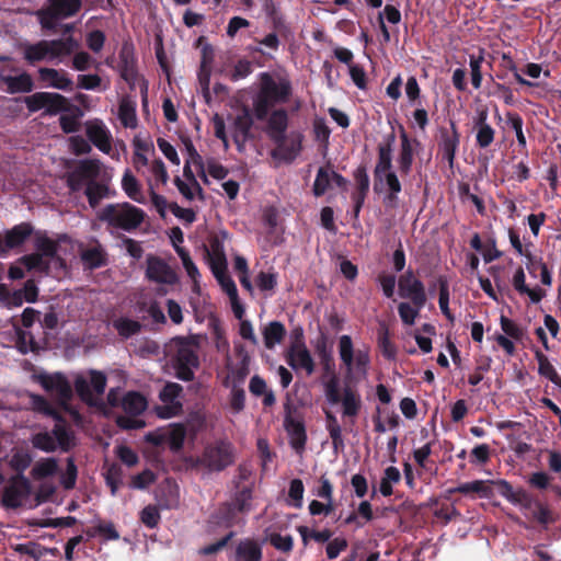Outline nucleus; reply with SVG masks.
I'll use <instances>...</instances> for the list:
<instances>
[{"label":"nucleus","instance_id":"nucleus-8","mask_svg":"<svg viewBox=\"0 0 561 561\" xmlns=\"http://www.w3.org/2000/svg\"><path fill=\"white\" fill-rule=\"evenodd\" d=\"M25 104L30 112L35 113L45 108L50 116L58 113L68 112L71 104L67 98L59 93L36 92L25 98Z\"/></svg>","mask_w":561,"mask_h":561},{"label":"nucleus","instance_id":"nucleus-52","mask_svg":"<svg viewBox=\"0 0 561 561\" xmlns=\"http://www.w3.org/2000/svg\"><path fill=\"white\" fill-rule=\"evenodd\" d=\"M19 262L23 264L27 271L38 270L43 273H48L49 271V262L43 257V254H38L37 252L23 255L20 257Z\"/></svg>","mask_w":561,"mask_h":561},{"label":"nucleus","instance_id":"nucleus-30","mask_svg":"<svg viewBox=\"0 0 561 561\" xmlns=\"http://www.w3.org/2000/svg\"><path fill=\"white\" fill-rule=\"evenodd\" d=\"M262 547L253 539L241 540L234 550L233 561H262Z\"/></svg>","mask_w":561,"mask_h":561},{"label":"nucleus","instance_id":"nucleus-43","mask_svg":"<svg viewBox=\"0 0 561 561\" xmlns=\"http://www.w3.org/2000/svg\"><path fill=\"white\" fill-rule=\"evenodd\" d=\"M84 195L88 198L89 205L95 208L99 206L101 199L110 196V188L106 184L93 180L87 185Z\"/></svg>","mask_w":561,"mask_h":561},{"label":"nucleus","instance_id":"nucleus-42","mask_svg":"<svg viewBox=\"0 0 561 561\" xmlns=\"http://www.w3.org/2000/svg\"><path fill=\"white\" fill-rule=\"evenodd\" d=\"M327 430L332 440V446L335 451L344 449V439L342 437L341 425L334 414L330 411H325Z\"/></svg>","mask_w":561,"mask_h":561},{"label":"nucleus","instance_id":"nucleus-3","mask_svg":"<svg viewBox=\"0 0 561 561\" xmlns=\"http://www.w3.org/2000/svg\"><path fill=\"white\" fill-rule=\"evenodd\" d=\"M82 7V0H46V5L37 10L36 16L43 30L53 31L58 20L75 16Z\"/></svg>","mask_w":561,"mask_h":561},{"label":"nucleus","instance_id":"nucleus-59","mask_svg":"<svg viewBox=\"0 0 561 561\" xmlns=\"http://www.w3.org/2000/svg\"><path fill=\"white\" fill-rule=\"evenodd\" d=\"M160 519V512L156 505H147L140 512V520L148 528L157 527Z\"/></svg>","mask_w":561,"mask_h":561},{"label":"nucleus","instance_id":"nucleus-15","mask_svg":"<svg viewBox=\"0 0 561 561\" xmlns=\"http://www.w3.org/2000/svg\"><path fill=\"white\" fill-rule=\"evenodd\" d=\"M460 144V134L454 121H450V127L439 128L438 151L443 160L447 161L449 167H454L456 153Z\"/></svg>","mask_w":561,"mask_h":561},{"label":"nucleus","instance_id":"nucleus-18","mask_svg":"<svg viewBox=\"0 0 561 561\" xmlns=\"http://www.w3.org/2000/svg\"><path fill=\"white\" fill-rule=\"evenodd\" d=\"M118 69L123 80L130 87L135 84L137 79V58L135 56V47L130 41H125L118 53Z\"/></svg>","mask_w":561,"mask_h":561},{"label":"nucleus","instance_id":"nucleus-21","mask_svg":"<svg viewBox=\"0 0 561 561\" xmlns=\"http://www.w3.org/2000/svg\"><path fill=\"white\" fill-rule=\"evenodd\" d=\"M266 133L273 142L286 140V130L288 128V114L284 108L274 110L266 117Z\"/></svg>","mask_w":561,"mask_h":561},{"label":"nucleus","instance_id":"nucleus-64","mask_svg":"<svg viewBox=\"0 0 561 561\" xmlns=\"http://www.w3.org/2000/svg\"><path fill=\"white\" fill-rule=\"evenodd\" d=\"M271 545L276 549L285 553H289L294 548V539L290 535H280L274 533L270 536Z\"/></svg>","mask_w":561,"mask_h":561},{"label":"nucleus","instance_id":"nucleus-51","mask_svg":"<svg viewBox=\"0 0 561 561\" xmlns=\"http://www.w3.org/2000/svg\"><path fill=\"white\" fill-rule=\"evenodd\" d=\"M339 354L347 370L351 371L354 366V347L350 335H342L339 339Z\"/></svg>","mask_w":561,"mask_h":561},{"label":"nucleus","instance_id":"nucleus-53","mask_svg":"<svg viewBox=\"0 0 561 561\" xmlns=\"http://www.w3.org/2000/svg\"><path fill=\"white\" fill-rule=\"evenodd\" d=\"M16 334V347L22 354H26L28 351H36L37 344L31 332H26L21 328H15Z\"/></svg>","mask_w":561,"mask_h":561},{"label":"nucleus","instance_id":"nucleus-25","mask_svg":"<svg viewBox=\"0 0 561 561\" xmlns=\"http://www.w3.org/2000/svg\"><path fill=\"white\" fill-rule=\"evenodd\" d=\"M512 285L518 295L527 296L533 304L540 302L547 295L546 290L539 286L531 288L526 284V275L522 266L515 271L512 278Z\"/></svg>","mask_w":561,"mask_h":561},{"label":"nucleus","instance_id":"nucleus-40","mask_svg":"<svg viewBox=\"0 0 561 561\" xmlns=\"http://www.w3.org/2000/svg\"><path fill=\"white\" fill-rule=\"evenodd\" d=\"M47 41L42 39L34 44H26L23 49V57L30 65L43 61L48 58Z\"/></svg>","mask_w":561,"mask_h":561},{"label":"nucleus","instance_id":"nucleus-22","mask_svg":"<svg viewBox=\"0 0 561 561\" xmlns=\"http://www.w3.org/2000/svg\"><path fill=\"white\" fill-rule=\"evenodd\" d=\"M287 364L293 369H305L308 375H311L314 371V362L306 344L289 346Z\"/></svg>","mask_w":561,"mask_h":561},{"label":"nucleus","instance_id":"nucleus-1","mask_svg":"<svg viewBox=\"0 0 561 561\" xmlns=\"http://www.w3.org/2000/svg\"><path fill=\"white\" fill-rule=\"evenodd\" d=\"M291 92V82L287 78L275 81L268 72H262L261 87L253 101L254 117L257 121H265L271 108L276 104L286 103Z\"/></svg>","mask_w":561,"mask_h":561},{"label":"nucleus","instance_id":"nucleus-44","mask_svg":"<svg viewBox=\"0 0 561 561\" xmlns=\"http://www.w3.org/2000/svg\"><path fill=\"white\" fill-rule=\"evenodd\" d=\"M377 343L383 357H386L387 359L396 358L397 347L391 342L389 329L385 323L380 324L378 329Z\"/></svg>","mask_w":561,"mask_h":561},{"label":"nucleus","instance_id":"nucleus-45","mask_svg":"<svg viewBox=\"0 0 561 561\" xmlns=\"http://www.w3.org/2000/svg\"><path fill=\"white\" fill-rule=\"evenodd\" d=\"M383 182L388 188L383 202L388 206H396L398 203V195L402 191L398 175L394 172H388L383 174Z\"/></svg>","mask_w":561,"mask_h":561},{"label":"nucleus","instance_id":"nucleus-54","mask_svg":"<svg viewBox=\"0 0 561 561\" xmlns=\"http://www.w3.org/2000/svg\"><path fill=\"white\" fill-rule=\"evenodd\" d=\"M422 308L423 307L414 306L412 302H400L398 306V313L403 324L413 325Z\"/></svg>","mask_w":561,"mask_h":561},{"label":"nucleus","instance_id":"nucleus-37","mask_svg":"<svg viewBox=\"0 0 561 561\" xmlns=\"http://www.w3.org/2000/svg\"><path fill=\"white\" fill-rule=\"evenodd\" d=\"M32 409L45 416L54 419L56 422L64 421V416L57 408H55L45 397L41 394H31Z\"/></svg>","mask_w":561,"mask_h":561},{"label":"nucleus","instance_id":"nucleus-20","mask_svg":"<svg viewBox=\"0 0 561 561\" xmlns=\"http://www.w3.org/2000/svg\"><path fill=\"white\" fill-rule=\"evenodd\" d=\"M34 233V226L24 221L4 231L2 237L5 254L13 249L22 247Z\"/></svg>","mask_w":561,"mask_h":561},{"label":"nucleus","instance_id":"nucleus-50","mask_svg":"<svg viewBox=\"0 0 561 561\" xmlns=\"http://www.w3.org/2000/svg\"><path fill=\"white\" fill-rule=\"evenodd\" d=\"M186 428L183 424H174L170 431H165L167 443L173 453L183 448Z\"/></svg>","mask_w":561,"mask_h":561},{"label":"nucleus","instance_id":"nucleus-12","mask_svg":"<svg viewBox=\"0 0 561 561\" xmlns=\"http://www.w3.org/2000/svg\"><path fill=\"white\" fill-rule=\"evenodd\" d=\"M399 296L409 299L414 306L424 307L427 300L425 286L414 276L411 268L407 270L398 279Z\"/></svg>","mask_w":561,"mask_h":561},{"label":"nucleus","instance_id":"nucleus-14","mask_svg":"<svg viewBox=\"0 0 561 561\" xmlns=\"http://www.w3.org/2000/svg\"><path fill=\"white\" fill-rule=\"evenodd\" d=\"M285 409L284 427L289 437L290 447L297 455L301 456L305 453L308 439L305 423L293 417L289 404H286Z\"/></svg>","mask_w":561,"mask_h":561},{"label":"nucleus","instance_id":"nucleus-5","mask_svg":"<svg viewBox=\"0 0 561 561\" xmlns=\"http://www.w3.org/2000/svg\"><path fill=\"white\" fill-rule=\"evenodd\" d=\"M324 393L330 403H342L344 416L356 417L358 415L362 408V399L359 393L350 386H345L341 396L339 379L335 375H333L330 380L324 383Z\"/></svg>","mask_w":561,"mask_h":561},{"label":"nucleus","instance_id":"nucleus-61","mask_svg":"<svg viewBox=\"0 0 561 561\" xmlns=\"http://www.w3.org/2000/svg\"><path fill=\"white\" fill-rule=\"evenodd\" d=\"M118 116L125 127H135L136 112L135 107L128 101L123 100L119 103Z\"/></svg>","mask_w":561,"mask_h":561},{"label":"nucleus","instance_id":"nucleus-58","mask_svg":"<svg viewBox=\"0 0 561 561\" xmlns=\"http://www.w3.org/2000/svg\"><path fill=\"white\" fill-rule=\"evenodd\" d=\"M353 176L356 183V190L354 193L367 195L370 182L369 176L367 174L366 165L360 164L359 167H357V169L353 173Z\"/></svg>","mask_w":561,"mask_h":561},{"label":"nucleus","instance_id":"nucleus-19","mask_svg":"<svg viewBox=\"0 0 561 561\" xmlns=\"http://www.w3.org/2000/svg\"><path fill=\"white\" fill-rule=\"evenodd\" d=\"M302 140L304 135L300 131H291L286 136V140H283L280 144L274 142L276 148L273 150L272 156L290 163L302 150Z\"/></svg>","mask_w":561,"mask_h":561},{"label":"nucleus","instance_id":"nucleus-9","mask_svg":"<svg viewBox=\"0 0 561 561\" xmlns=\"http://www.w3.org/2000/svg\"><path fill=\"white\" fill-rule=\"evenodd\" d=\"M90 383L82 375H77L73 387L79 398L92 405L94 404V394L102 396L105 392L107 378L103 371L90 369Z\"/></svg>","mask_w":561,"mask_h":561},{"label":"nucleus","instance_id":"nucleus-4","mask_svg":"<svg viewBox=\"0 0 561 561\" xmlns=\"http://www.w3.org/2000/svg\"><path fill=\"white\" fill-rule=\"evenodd\" d=\"M197 343L191 339L182 337L178 342V350L173 357L175 377L182 381H192L195 370L199 367Z\"/></svg>","mask_w":561,"mask_h":561},{"label":"nucleus","instance_id":"nucleus-57","mask_svg":"<svg viewBox=\"0 0 561 561\" xmlns=\"http://www.w3.org/2000/svg\"><path fill=\"white\" fill-rule=\"evenodd\" d=\"M506 118H507V124L514 129V131L516 134L518 146L520 148L525 149L527 142H526V137L523 131L524 122H523L522 116L517 113L508 112L506 114Z\"/></svg>","mask_w":561,"mask_h":561},{"label":"nucleus","instance_id":"nucleus-47","mask_svg":"<svg viewBox=\"0 0 561 561\" xmlns=\"http://www.w3.org/2000/svg\"><path fill=\"white\" fill-rule=\"evenodd\" d=\"M32 446L35 449L44 453H55L57 450V443L51 433L44 431L32 435Z\"/></svg>","mask_w":561,"mask_h":561},{"label":"nucleus","instance_id":"nucleus-13","mask_svg":"<svg viewBox=\"0 0 561 561\" xmlns=\"http://www.w3.org/2000/svg\"><path fill=\"white\" fill-rule=\"evenodd\" d=\"M252 492L251 485H244L234 493L230 503L224 505L221 515L228 526L233 525L237 513H247L251 510Z\"/></svg>","mask_w":561,"mask_h":561},{"label":"nucleus","instance_id":"nucleus-36","mask_svg":"<svg viewBox=\"0 0 561 561\" xmlns=\"http://www.w3.org/2000/svg\"><path fill=\"white\" fill-rule=\"evenodd\" d=\"M491 483V481L474 480L459 484L456 486V490L465 495L476 493L481 499H489L493 495Z\"/></svg>","mask_w":561,"mask_h":561},{"label":"nucleus","instance_id":"nucleus-26","mask_svg":"<svg viewBox=\"0 0 561 561\" xmlns=\"http://www.w3.org/2000/svg\"><path fill=\"white\" fill-rule=\"evenodd\" d=\"M38 78L42 82L47 83L48 87L62 91H69L73 85L72 80L65 70L43 67L38 69Z\"/></svg>","mask_w":561,"mask_h":561},{"label":"nucleus","instance_id":"nucleus-23","mask_svg":"<svg viewBox=\"0 0 561 561\" xmlns=\"http://www.w3.org/2000/svg\"><path fill=\"white\" fill-rule=\"evenodd\" d=\"M400 139L401 146L398 157V167L401 175H409L414 160L413 145L419 147L421 142L417 139L411 140L403 128H401Z\"/></svg>","mask_w":561,"mask_h":561},{"label":"nucleus","instance_id":"nucleus-27","mask_svg":"<svg viewBox=\"0 0 561 561\" xmlns=\"http://www.w3.org/2000/svg\"><path fill=\"white\" fill-rule=\"evenodd\" d=\"M253 127V117L249 107L243 106L240 114H238L233 121V139L238 145L239 149L244 142L251 137V129Z\"/></svg>","mask_w":561,"mask_h":561},{"label":"nucleus","instance_id":"nucleus-6","mask_svg":"<svg viewBox=\"0 0 561 561\" xmlns=\"http://www.w3.org/2000/svg\"><path fill=\"white\" fill-rule=\"evenodd\" d=\"M197 461L209 471L220 472L233 463V446L225 439L216 440L204 448Z\"/></svg>","mask_w":561,"mask_h":561},{"label":"nucleus","instance_id":"nucleus-41","mask_svg":"<svg viewBox=\"0 0 561 561\" xmlns=\"http://www.w3.org/2000/svg\"><path fill=\"white\" fill-rule=\"evenodd\" d=\"M113 328L117 331L118 335L127 340L141 332L142 324L126 317H121L112 322Z\"/></svg>","mask_w":561,"mask_h":561},{"label":"nucleus","instance_id":"nucleus-24","mask_svg":"<svg viewBox=\"0 0 561 561\" xmlns=\"http://www.w3.org/2000/svg\"><path fill=\"white\" fill-rule=\"evenodd\" d=\"M87 136L99 150L108 153L112 149L111 134L101 121L87 123Z\"/></svg>","mask_w":561,"mask_h":561},{"label":"nucleus","instance_id":"nucleus-35","mask_svg":"<svg viewBox=\"0 0 561 561\" xmlns=\"http://www.w3.org/2000/svg\"><path fill=\"white\" fill-rule=\"evenodd\" d=\"M34 247L38 254H43V257L54 259L57 256L58 243L50 239L45 231L34 230Z\"/></svg>","mask_w":561,"mask_h":561},{"label":"nucleus","instance_id":"nucleus-48","mask_svg":"<svg viewBox=\"0 0 561 561\" xmlns=\"http://www.w3.org/2000/svg\"><path fill=\"white\" fill-rule=\"evenodd\" d=\"M58 463L55 458H45L35 463L32 468L31 474L36 480H42L56 474Z\"/></svg>","mask_w":561,"mask_h":561},{"label":"nucleus","instance_id":"nucleus-46","mask_svg":"<svg viewBox=\"0 0 561 561\" xmlns=\"http://www.w3.org/2000/svg\"><path fill=\"white\" fill-rule=\"evenodd\" d=\"M122 187L130 199L137 203L145 202L144 196L141 194L140 185L137 179L131 174L129 170H126V172L123 175Z\"/></svg>","mask_w":561,"mask_h":561},{"label":"nucleus","instance_id":"nucleus-55","mask_svg":"<svg viewBox=\"0 0 561 561\" xmlns=\"http://www.w3.org/2000/svg\"><path fill=\"white\" fill-rule=\"evenodd\" d=\"M316 350L324 373L332 374L333 376L335 364L331 350L328 348L324 341L318 343Z\"/></svg>","mask_w":561,"mask_h":561},{"label":"nucleus","instance_id":"nucleus-31","mask_svg":"<svg viewBox=\"0 0 561 561\" xmlns=\"http://www.w3.org/2000/svg\"><path fill=\"white\" fill-rule=\"evenodd\" d=\"M0 81L7 85V91L11 94L28 93L34 88L33 79L27 72L14 77L0 73Z\"/></svg>","mask_w":561,"mask_h":561},{"label":"nucleus","instance_id":"nucleus-32","mask_svg":"<svg viewBox=\"0 0 561 561\" xmlns=\"http://www.w3.org/2000/svg\"><path fill=\"white\" fill-rule=\"evenodd\" d=\"M53 436L57 443V449L59 448L64 453L70 451L75 446V435L68 428L66 420L61 422H56L53 431Z\"/></svg>","mask_w":561,"mask_h":561},{"label":"nucleus","instance_id":"nucleus-10","mask_svg":"<svg viewBox=\"0 0 561 561\" xmlns=\"http://www.w3.org/2000/svg\"><path fill=\"white\" fill-rule=\"evenodd\" d=\"M37 381L47 392L54 393L59 408H68L73 397L72 387L62 373L39 374Z\"/></svg>","mask_w":561,"mask_h":561},{"label":"nucleus","instance_id":"nucleus-16","mask_svg":"<svg viewBox=\"0 0 561 561\" xmlns=\"http://www.w3.org/2000/svg\"><path fill=\"white\" fill-rule=\"evenodd\" d=\"M146 277L158 284L174 285L179 278L176 273L161 257L149 254L147 256Z\"/></svg>","mask_w":561,"mask_h":561},{"label":"nucleus","instance_id":"nucleus-62","mask_svg":"<svg viewBox=\"0 0 561 561\" xmlns=\"http://www.w3.org/2000/svg\"><path fill=\"white\" fill-rule=\"evenodd\" d=\"M500 324L503 332L511 339L520 341L524 337V330L513 320L501 316Z\"/></svg>","mask_w":561,"mask_h":561},{"label":"nucleus","instance_id":"nucleus-7","mask_svg":"<svg viewBox=\"0 0 561 561\" xmlns=\"http://www.w3.org/2000/svg\"><path fill=\"white\" fill-rule=\"evenodd\" d=\"M101 172V163L96 159L80 160L73 170L66 173V184L71 193H77L93 180H96Z\"/></svg>","mask_w":561,"mask_h":561},{"label":"nucleus","instance_id":"nucleus-38","mask_svg":"<svg viewBox=\"0 0 561 561\" xmlns=\"http://www.w3.org/2000/svg\"><path fill=\"white\" fill-rule=\"evenodd\" d=\"M81 260L83 264L90 268L95 270L107 265V254L99 244L93 248H89L81 253Z\"/></svg>","mask_w":561,"mask_h":561},{"label":"nucleus","instance_id":"nucleus-11","mask_svg":"<svg viewBox=\"0 0 561 561\" xmlns=\"http://www.w3.org/2000/svg\"><path fill=\"white\" fill-rule=\"evenodd\" d=\"M31 494V483L22 473L12 477L2 491V506L10 510L19 508Z\"/></svg>","mask_w":561,"mask_h":561},{"label":"nucleus","instance_id":"nucleus-33","mask_svg":"<svg viewBox=\"0 0 561 561\" xmlns=\"http://www.w3.org/2000/svg\"><path fill=\"white\" fill-rule=\"evenodd\" d=\"M47 44L48 59L68 56L78 47V42L72 36L47 41Z\"/></svg>","mask_w":561,"mask_h":561},{"label":"nucleus","instance_id":"nucleus-34","mask_svg":"<svg viewBox=\"0 0 561 561\" xmlns=\"http://www.w3.org/2000/svg\"><path fill=\"white\" fill-rule=\"evenodd\" d=\"M263 340L264 345L268 350H273L276 344H279L283 342V340L286 336V328L285 325L279 321H271L264 329H263Z\"/></svg>","mask_w":561,"mask_h":561},{"label":"nucleus","instance_id":"nucleus-28","mask_svg":"<svg viewBox=\"0 0 561 561\" xmlns=\"http://www.w3.org/2000/svg\"><path fill=\"white\" fill-rule=\"evenodd\" d=\"M241 355V360L237 366L228 367L229 374L222 381V386L228 388L230 386L242 387L245 378L250 374V356L241 347L238 352Z\"/></svg>","mask_w":561,"mask_h":561},{"label":"nucleus","instance_id":"nucleus-17","mask_svg":"<svg viewBox=\"0 0 561 561\" xmlns=\"http://www.w3.org/2000/svg\"><path fill=\"white\" fill-rule=\"evenodd\" d=\"M396 136L393 133L388 135L386 141L378 146V160L374 169V190L380 192L379 184L383 183V174L392 172V146Z\"/></svg>","mask_w":561,"mask_h":561},{"label":"nucleus","instance_id":"nucleus-49","mask_svg":"<svg viewBox=\"0 0 561 561\" xmlns=\"http://www.w3.org/2000/svg\"><path fill=\"white\" fill-rule=\"evenodd\" d=\"M439 287L438 305L442 313L450 321H455V316L449 309V284L445 276H439L437 279Z\"/></svg>","mask_w":561,"mask_h":561},{"label":"nucleus","instance_id":"nucleus-56","mask_svg":"<svg viewBox=\"0 0 561 561\" xmlns=\"http://www.w3.org/2000/svg\"><path fill=\"white\" fill-rule=\"evenodd\" d=\"M229 404L234 414L240 413L245 407V391L243 387L230 386Z\"/></svg>","mask_w":561,"mask_h":561},{"label":"nucleus","instance_id":"nucleus-29","mask_svg":"<svg viewBox=\"0 0 561 561\" xmlns=\"http://www.w3.org/2000/svg\"><path fill=\"white\" fill-rule=\"evenodd\" d=\"M476 144L480 149L488 148L495 137V129L488 123V111L482 110L474 119Z\"/></svg>","mask_w":561,"mask_h":561},{"label":"nucleus","instance_id":"nucleus-2","mask_svg":"<svg viewBox=\"0 0 561 561\" xmlns=\"http://www.w3.org/2000/svg\"><path fill=\"white\" fill-rule=\"evenodd\" d=\"M146 218V213L130 203H114L105 205L98 214V219L108 228L126 232L135 231Z\"/></svg>","mask_w":561,"mask_h":561},{"label":"nucleus","instance_id":"nucleus-39","mask_svg":"<svg viewBox=\"0 0 561 561\" xmlns=\"http://www.w3.org/2000/svg\"><path fill=\"white\" fill-rule=\"evenodd\" d=\"M122 407L127 414L137 416L146 410L147 401L141 393L129 391L124 396Z\"/></svg>","mask_w":561,"mask_h":561},{"label":"nucleus","instance_id":"nucleus-63","mask_svg":"<svg viewBox=\"0 0 561 561\" xmlns=\"http://www.w3.org/2000/svg\"><path fill=\"white\" fill-rule=\"evenodd\" d=\"M330 174L325 168H320L318 170L314 183H313V194L319 197L325 194L330 186Z\"/></svg>","mask_w":561,"mask_h":561},{"label":"nucleus","instance_id":"nucleus-60","mask_svg":"<svg viewBox=\"0 0 561 561\" xmlns=\"http://www.w3.org/2000/svg\"><path fill=\"white\" fill-rule=\"evenodd\" d=\"M182 391H183V388L181 385H179L176 382L169 381L164 385V387L160 391L159 399L163 403H175V402H178L176 399L179 398V396L181 394Z\"/></svg>","mask_w":561,"mask_h":561}]
</instances>
